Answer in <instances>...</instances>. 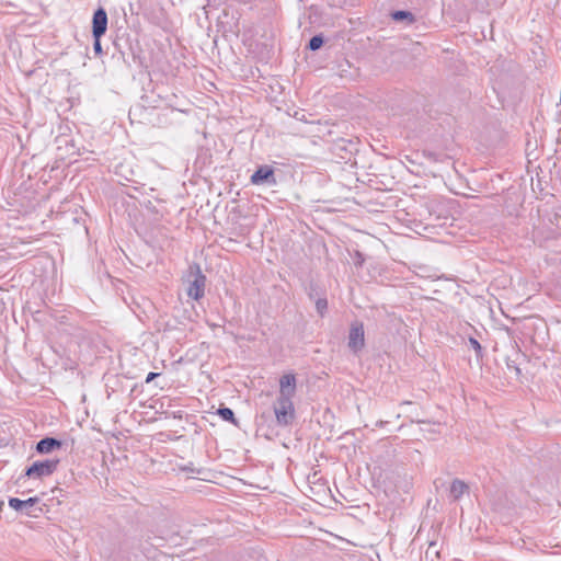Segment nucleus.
<instances>
[{
    "label": "nucleus",
    "mask_w": 561,
    "mask_h": 561,
    "mask_svg": "<svg viewBox=\"0 0 561 561\" xmlns=\"http://www.w3.org/2000/svg\"><path fill=\"white\" fill-rule=\"evenodd\" d=\"M58 460H44L36 461L25 471V476L28 478H42L50 476L58 466Z\"/></svg>",
    "instance_id": "nucleus-1"
},
{
    "label": "nucleus",
    "mask_w": 561,
    "mask_h": 561,
    "mask_svg": "<svg viewBox=\"0 0 561 561\" xmlns=\"http://www.w3.org/2000/svg\"><path fill=\"white\" fill-rule=\"evenodd\" d=\"M295 414V408L291 399L288 397H280L278 405L275 408V416L279 424L287 425L290 423Z\"/></svg>",
    "instance_id": "nucleus-2"
},
{
    "label": "nucleus",
    "mask_w": 561,
    "mask_h": 561,
    "mask_svg": "<svg viewBox=\"0 0 561 561\" xmlns=\"http://www.w3.org/2000/svg\"><path fill=\"white\" fill-rule=\"evenodd\" d=\"M348 346L354 352L360 351L365 346V332L363 323H353L348 335Z\"/></svg>",
    "instance_id": "nucleus-3"
},
{
    "label": "nucleus",
    "mask_w": 561,
    "mask_h": 561,
    "mask_svg": "<svg viewBox=\"0 0 561 561\" xmlns=\"http://www.w3.org/2000/svg\"><path fill=\"white\" fill-rule=\"evenodd\" d=\"M107 28V14L103 8L98 9L92 19L93 37L101 38Z\"/></svg>",
    "instance_id": "nucleus-4"
},
{
    "label": "nucleus",
    "mask_w": 561,
    "mask_h": 561,
    "mask_svg": "<svg viewBox=\"0 0 561 561\" xmlns=\"http://www.w3.org/2000/svg\"><path fill=\"white\" fill-rule=\"evenodd\" d=\"M205 284H206V277L201 272L199 267H197V273H196L195 279L192 282V284L187 288V295L195 300L201 299L205 293Z\"/></svg>",
    "instance_id": "nucleus-5"
},
{
    "label": "nucleus",
    "mask_w": 561,
    "mask_h": 561,
    "mask_svg": "<svg viewBox=\"0 0 561 561\" xmlns=\"http://www.w3.org/2000/svg\"><path fill=\"white\" fill-rule=\"evenodd\" d=\"M296 390V377L294 374H286L279 379L280 397L291 398Z\"/></svg>",
    "instance_id": "nucleus-6"
},
{
    "label": "nucleus",
    "mask_w": 561,
    "mask_h": 561,
    "mask_svg": "<svg viewBox=\"0 0 561 561\" xmlns=\"http://www.w3.org/2000/svg\"><path fill=\"white\" fill-rule=\"evenodd\" d=\"M61 446V442L55 438H44L37 443L36 449L41 454H48L55 448H59Z\"/></svg>",
    "instance_id": "nucleus-7"
},
{
    "label": "nucleus",
    "mask_w": 561,
    "mask_h": 561,
    "mask_svg": "<svg viewBox=\"0 0 561 561\" xmlns=\"http://www.w3.org/2000/svg\"><path fill=\"white\" fill-rule=\"evenodd\" d=\"M274 174V171L270 167H261L259 168L251 176V182L253 184H261L262 182L266 181L267 179L272 178Z\"/></svg>",
    "instance_id": "nucleus-8"
},
{
    "label": "nucleus",
    "mask_w": 561,
    "mask_h": 561,
    "mask_svg": "<svg viewBox=\"0 0 561 561\" xmlns=\"http://www.w3.org/2000/svg\"><path fill=\"white\" fill-rule=\"evenodd\" d=\"M467 491V485L460 480H455L450 485V493L455 499L460 497Z\"/></svg>",
    "instance_id": "nucleus-9"
},
{
    "label": "nucleus",
    "mask_w": 561,
    "mask_h": 561,
    "mask_svg": "<svg viewBox=\"0 0 561 561\" xmlns=\"http://www.w3.org/2000/svg\"><path fill=\"white\" fill-rule=\"evenodd\" d=\"M218 414L225 420V421H229V422H232V423H236V420H234V414L232 412L231 409L229 408H220L218 410Z\"/></svg>",
    "instance_id": "nucleus-10"
},
{
    "label": "nucleus",
    "mask_w": 561,
    "mask_h": 561,
    "mask_svg": "<svg viewBox=\"0 0 561 561\" xmlns=\"http://www.w3.org/2000/svg\"><path fill=\"white\" fill-rule=\"evenodd\" d=\"M322 44H323V39H322V37H320V36H313V37L310 39V42H309V48H310L311 50H317V49H319V48L322 46Z\"/></svg>",
    "instance_id": "nucleus-11"
},
{
    "label": "nucleus",
    "mask_w": 561,
    "mask_h": 561,
    "mask_svg": "<svg viewBox=\"0 0 561 561\" xmlns=\"http://www.w3.org/2000/svg\"><path fill=\"white\" fill-rule=\"evenodd\" d=\"M9 506L15 511H20L24 506V503L23 500L11 497L9 499Z\"/></svg>",
    "instance_id": "nucleus-12"
},
{
    "label": "nucleus",
    "mask_w": 561,
    "mask_h": 561,
    "mask_svg": "<svg viewBox=\"0 0 561 561\" xmlns=\"http://www.w3.org/2000/svg\"><path fill=\"white\" fill-rule=\"evenodd\" d=\"M316 307L320 313H323L328 307V301L325 299H319L316 302Z\"/></svg>",
    "instance_id": "nucleus-13"
},
{
    "label": "nucleus",
    "mask_w": 561,
    "mask_h": 561,
    "mask_svg": "<svg viewBox=\"0 0 561 561\" xmlns=\"http://www.w3.org/2000/svg\"><path fill=\"white\" fill-rule=\"evenodd\" d=\"M94 50L96 54L102 51L101 38L94 37Z\"/></svg>",
    "instance_id": "nucleus-14"
},
{
    "label": "nucleus",
    "mask_w": 561,
    "mask_h": 561,
    "mask_svg": "<svg viewBox=\"0 0 561 561\" xmlns=\"http://www.w3.org/2000/svg\"><path fill=\"white\" fill-rule=\"evenodd\" d=\"M470 344L472 345V347H473L478 353H480V352H481V345H480V343H479L476 339L471 337V339H470Z\"/></svg>",
    "instance_id": "nucleus-15"
},
{
    "label": "nucleus",
    "mask_w": 561,
    "mask_h": 561,
    "mask_svg": "<svg viewBox=\"0 0 561 561\" xmlns=\"http://www.w3.org/2000/svg\"><path fill=\"white\" fill-rule=\"evenodd\" d=\"M24 506H33L35 503H37V497H30L27 500L23 501Z\"/></svg>",
    "instance_id": "nucleus-16"
},
{
    "label": "nucleus",
    "mask_w": 561,
    "mask_h": 561,
    "mask_svg": "<svg viewBox=\"0 0 561 561\" xmlns=\"http://www.w3.org/2000/svg\"><path fill=\"white\" fill-rule=\"evenodd\" d=\"M158 376H159V374H157V373H149L147 378H146V382L152 381Z\"/></svg>",
    "instance_id": "nucleus-17"
},
{
    "label": "nucleus",
    "mask_w": 561,
    "mask_h": 561,
    "mask_svg": "<svg viewBox=\"0 0 561 561\" xmlns=\"http://www.w3.org/2000/svg\"><path fill=\"white\" fill-rule=\"evenodd\" d=\"M403 16H405V12H403V11H398V12H396V13L393 14V18H394L396 20L402 19Z\"/></svg>",
    "instance_id": "nucleus-18"
}]
</instances>
